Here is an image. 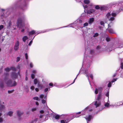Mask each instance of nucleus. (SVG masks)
<instances>
[{
  "mask_svg": "<svg viewBox=\"0 0 123 123\" xmlns=\"http://www.w3.org/2000/svg\"><path fill=\"white\" fill-rule=\"evenodd\" d=\"M100 23L101 25H102L104 26V23L102 21H101L100 22Z\"/></svg>",
  "mask_w": 123,
  "mask_h": 123,
  "instance_id": "79ce46f5",
  "label": "nucleus"
},
{
  "mask_svg": "<svg viewBox=\"0 0 123 123\" xmlns=\"http://www.w3.org/2000/svg\"><path fill=\"white\" fill-rule=\"evenodd\" d=\"M98 91H101L102 90V88L101 87H99L98 88Z\"/></svg>",
  "mask_w": 123,
  "mask_h": 123,
  "instance_id": "603ef678",
  "label": "nucleus"
},
{
  "mask_svg": "<svg viewBox=\"0 0 123 123\" xmlns=\"http://www.w3.org/2000/svg\"><path fill=\"white\" fill-rule=\"evenodd\" d=\"M117 78L116 79H113L111 81L112 82H113L115 81H116L117 80Z\"/></svg>",
  "mask_w": 123,
  "mask_h": 123,
  "instance_id": "4c0bfd02",
  "label": "nucleus"
},
{
  "mask_svg": "<svg viewBox=\"0 0 123 123\" xmlns=\"http://www.w3.org/2000/svg\"><path fill=\"white\" fill-rule=\"evenodd\" d=\"M36 109L37 108H33L31 110L32 111H36Z\"/></svg>",
  "mask_w": 123,
  "mask_h": 123,
  "instance_id": "72a5a7b5",
  "label": "nucleus"
},
{
  "mask_svg": "<svg viewBox=\"0 0 123 123\" xmlns=\"http://www.w3.org/2000/svg\"><path fill=\"white\" fill-rule=\"evenodd\" d=\"M106 40L108 42L110 41V39L109 38H106Z\"/></svg>",
  "mask_w": 123,
  "mask_h": 123,
  "instance_id": "5fc2aeb1",
  "label": "nucleus"
},
{
  "mask_svg": "<svg viewBox=\"0 0 123 123\" xmlns=\"http://www.w3.org/2000/svg\"><path fill=\"white\" fill-rule=\"evenodd\" d=\"M26 76L25 78V80H27V73L26 72Z\"/></svg>",
  "mask_w": 123,
  "mask_h": 123,
  "instance_id": "864d4df0",
  "label": "nucleus"
},
{
  "mask_svg": "<svg viewBox=\"0 0 123 123\" xmlns=\"http://www.w3.org/2000/svg\"><path fill=\"white\" fill-rule=\"evenodd\" d=\"M33 99L34 100H39L38 98L37 97H36L33 98Z\"/></svg>",
  "mask_w": 123,
  "mask_h": 123,
  "instance_id": "bb28decb",
  "label": "nucleus"
},
{
  "mask_svg": "<svg viewBox=\"0 0 123 123\" xmlns=\"http://www.w3.org/2000/svg\"><path fill=\"white\" fill-rule=\"evenodd\" d=\"M36 31L34 30H32L30 31L29 33V35H32L35 33Z\"/></svg>",
  "mask_w": 123,
  "mask_h": 123,
  "instance_id": "dca6fc26",
  "label": "nucleus"
},
{
  "mask_svg": "<svg viewBox=\"0 0 123 123\" xmlns=\"http://www.w3.org/2000/svg\"><path fill=\"white\" fill-rule=\"evenodd\" d=\"M17 115L19 117L21 116L23 114L22 112H21L20 110H17L16 111Z\"/></svg>",
  "mask_w": 123,
  "mask_h": 123,
  "instance_id": "0eeeda50",
  "label": "nucleus"
},
{
  "mask_svg": "<svg viewBox=\"0 0 123 123\" xmlns=\"http://www.w3.org/2000/svg\"><path fill=\"white\" fill-rule=\"evenodd\" d=\"M98 89H97V88H96L95 89V93L96 94H97L98 93Z\"/></svg>",
  "mask_w": 123,
  "mask_h": 123,
  "instance_id": "c756f323",
  "label": "nucleus"
},
{
  "mask_svg": "<svg viewBox=\"0 0 123 123\" xmlns=\"http://www.w3.org/2000/svg\"><path fill=\"white\" fill-rule=\"evenodd\" d=\"M32 72L33 73H34V74H35V73H37V71L36 70H33L32 71Z\"/></svg>",
  "mask_w": 123,
  "mask_h": 123,
  "instance_id": "8fccbe9b",
  "label": "nucleus"
},
{
  "mask_svg": "<svg viewBox=\"0 0 123 123\" xmlns=\"http://www.w3.org/2000/svg\"><path fill=\"white\" fill-rule=\"evenodd\" d=\"M94 20V19L93 18H90L89 20V24H91L92 23L93 21Z\"/></svg>",
  "mask_w": 123,
  "mask_h": 123,
  "instance_id": "2eb2a0df",
  "label": "nucleus"
},
{
  "mask_svg": "<svg viewBox=\"0 0 123 123\" xmlns=\"http://www.w3.org/2000/svg\"><path fill=\"white\" fill-rule=\"evenodd\" d=\"M5 108V106L4 105H1L0 106V111H1Z\"/></svg>",
  "mask_w": 123,
  "mask_h": 123,
  "instance_id": "aec40b11",
  "label": "nucleus"
},
{
  "mask_svg": "<svg viewBox=\"0 0 123 123\" xmlns=\"http://www.w3.org/2000/svg\"><path fill=\"white\" fill-rule=\"evenodd\" d=\"M53 117L55 118L56 119H58L60 118V116L59 115L55 114L53 115Z\"/></svg>",
  "mask_w": 123,
  "mask_h": 123,
  "instance_id": "9d476101",
  "label": "nucleus"
},
{
  "mask_svg": "<svg viewBox=\"0 0 123 123\" xmlns=\"http://www.w3.org/2000/svg\"><path fill=\"white\" fill-rule=\"evenodd\" d=\"M83 6L84 7V9L86 8L87 7V5H85V6H84L83 5Z\"/></svg>",
  "mask_w": 123,
  "mask_h": 123,
  "instance_id": "6e6d98bb",
  "label": "nucleus"
},
{
  "mask_svg": "<svg viewBox=\"0 0 123 123\" xmlns=\"http://www.w3.org/2000/svg\"><path fill=\"white\" fill-rule=\"evenodd\" d=\"M4 85V84L3 83H1L0 84V86L1 87H3Z\"/></svg>",
  "mask_w": 123,
  "mask_h": 123,
  "instance_id": "a19ab883",
  "label": "nucleus"
},
{
  "mask_svg": "<svg viewBox=\"0 0 123 123\" xmlns=\"http://www.w3.org/2000/svg\"><path fill=\"white\" fill-rule=\"evenodd\" d=\"M70 120H65V121L63 120H61V123H68L69 121Z\"/></svg>",
  "mask_w": 123,
  "mask_h": 123,
  "instance_id": "4468645a",
  "label": "nucleus"
},
{
  "mask_svg": "<svg viewBox=\"0 0 123 123\" xmlns=\"http://www.w3.org/2000/svg\"><path fill=\"white\" fill-rule=\"evenodd\" d=\"M35 90L37 92H38L39 91L38 89L37 88H36L35 89Z\"/></svg>",
  "mask_w": 123,
  "mask_h": 123,
  "instance_id": "bf43d9fd",
  "label": "nucleus"
},
{
  "mask_svg": "<svg viewBox=\"0 0 123 123\" xmlns=\"http://www.w3.org/2000/svg\"><path fill=\"white\" fill-rule=\"evenodd\" d=\"M31 76L32 78V79H33L35 77V75L34 74H31Z\"/></svg>",
  "mask_w": 123,
  "mask_h": 123,
  "instance_id": "473e14b6",
  "label": "nucleus"
},
{
  "mask_svg": "<svg viewBox=\"0 0 123 123\" xmlns=\"http://www.w3.org/2000/svg\"><path fill=\"white\" fill-rule=\"evenodd\" d=\"M36 104L37 105H38L39 104L37 102H36Z\"/></svg>",
  "mask_w": 123,
  "mask_h": 123,
  "instance_id": "338daca9",
  "label": "nucleus"
},
{
  "mask_svg": "<svg viewBox=\"0 0 123 123\" xmlns=\"http://www.w3.org/2000/svg\"><path fill=\"white\" fill-rule=\"evenodd\" d=\"M19 42L18 41H17L15 43L14 47V49L15 50H17L19 48Z\"/></svg>",
  "mask_w": 123,
  "mask_h": 123,
  "instance_id": "39448f33",
  "label": "nucleus"
},
{
  "mask_svg": "<svg viewBox=\"0 0 123 123\" xmlns=\"http://www.w3.org/2000/svg\"><path fill=\"white\" fill-rule=\"evenodd\" d=\"M98 35V34L97 33H96L94 34L93 36V37H97Z\"/></svg>",
  "mask_w": 123,
  "mask_h": 123,
  "instance_id": "c85d7f7f",
  "label": "nucleus"
},
{
  "mask_svg": "<svg viewBox=\"0 0 123 123\" xmlns=\"http://www.w3.org/2000/svg\"><path fill=\"white\" fill-rule=\"evenodd\" d=\"M106 96L108 97L109 96V94L108 92H107L106 94Z\"/></svg>",
  "mask_w": 123,
  "mask_h": 123,
  "instance_id": "052dcab7",
  "label": "nucleus"
},
{
  "mask_svg": "<svg viewBox=\"0 0 123 123\" xmlns=\"http://www.w3.org/2000/svg\"><path fill=\"white\" fill-rule=\"evenodd\" d=\"M101 95H98V96L97 98V99L98 100V101H96L95 103V105L96 106V107H97L99 106L100 105V102L98 101L99 99H100Z\"/></svg>",
  "mask_w": 123,
  "mask_h": 123,
  "instance_id": "20e7f679",
  "label": "nucleus"
},
{
  "mask_svg": "<svg viewBox=\"0 0 123 123\" xmlns=\"http://www.w3.org/2000/svg\"><path fill=\"white\" fill-rule=\"evenodd\" d=\"M123 104V103L122 102H118L117 103V106H119L120 105H122Z\"/></svg>",
  "mask_w": 123,
  "mask_h": 123,
  "instance_id": "4be33fe9",
  "label": "nucleus"
},
{
  "mask_svg": "<svg viewBox=\"0 0 123 123\" xmlns=\"http://www.w3.org/2000/svg\"><path fill=\"white\" fill-rule=\"evenodd\" d=\"M17 25L20 28L22 27L23 21L21 18H19L18 19L17 22Z\"/></svg>",
  "mask_w": 123,
  "mask_h": 123,
  "instance_id": "7ed1b4c3",
  "label": "nucleus"
},
{
  "mask_svg": "<svg viewBox=\"0 0 123 123\" xmlns=\"http://www.w3.org/2000/svg\"><path fill=\"white\" fill-rule=\"evenodd\" d=\"M48 90V89L47 88H45V89L44 91L45 92H47Z\"/></svg>",
  "mask_w": 123,
  "mask_h": 123,
  "instance_id": "680f3d73",
  "label": "nucleus"
},
{
  "mask_svg": "<svg viewBox=\"0 0 123 123\" xmlns=\"http://www.w3.org/2000/svg\"><path fill=\"white\" fill-rule=\"evenodd\" d=\"M11 25V23L10 22H9L8 24V26L7 27L8 28H9L10 27V26Z\"/></svg>",
  "mask_w": 123,
  "mask_h": 123,
  "instance_id": "cd10ccee",
  "label": "nucleus"
},
{
  "mask_svg": "<svg viewBox=\"0 0 123 123\" xmlns=\"http://www.w3.org/2000/svg\"><path fill=\"white\" fill-rule=\"evenodd\" d=\"M111 82H109L108 85V87H110L111 86Z\"/></svg>",
  "mask_w": 123,
  "mask_h": 123,
  "instance_id": "de8ad7c7",
  "label": "nucleus"
},
{
  "mask_svg": "<svg viewBox=\"0 0 123 123\" xmlns=\"http://www.w3.org/2000/svg\"><path fill=\"white\" fill-rule=\"evenodd\" d=\"M44 111L43 110H41L40 111V113H44Z\"/></svg>",
  "mask_w": 123,
  "mask_h": 123,
  "instance_id": "4d7b16f0",
  "label": "nucleus"
},
{
  "mask_svg": "<svg viewBox=\"0 0 123 123\" xmlns=\"http://www.w3.org/2000/svg\"><path fill=\"white\" fill-rule=\"evenodd\" d=\"M35 88L33 86H32L31 87V89L32 90H33Z\"/></svg>",
  "mask_w": 123,
  "mask_h": 123,
  "instance_id": "ea45409f",
  "label": "nucleus"
},
{
  "mask_svg": "<svg viewBox=\"0 0 123 123\" xmlns=\"http://www.w3.org/2000/svg\"><path fill=\"white\" fill-rule=\"evenodd\" d=\"M10 70V69L8 67L7 68L5 69V70L7 72H9Z\"/></svg>",
  "mask_w": 123,
  "mask_h": 123,
  "instance_id": "b1692460",
  "label": "nucleus"
},
{
  "mask_svg": "<svg viewBox=\"0 0 123 123\" xmlns=\"http://www.w3.org/2000/svg\"><path fill=\"white\" fill-rule=\"evenodd\" d=\"M105 105V106L107 107H109L110 106V105H109V104L108 103H106Z\"/></svg>",
  "mask_w": 123,
  "mask_h": 123,
  "instance_id": "393cba45",
  "label": "nucleus"
},
{
  "mask_svg": "<svg viewBox=\"0 0 123 123\" xmlns=\"http://www.w3.org/2000/svg\"><path fill=\"white\" fill-rule=\"evenodd\" d=\"M84 27L87 26L88 25V23H85L84 24Z\"/></svg>",
  "mask_w": 123,
  "mask_h": 123,
  "instance_id": "3c124183",
  "label": "nucleus"
},
{
  "mask_svg": "<svg viewBox=\"0 0 123 123\" xmlns=\"http://www.w3.org/2000/svg\"><path fill=\"white\" fill-rule=\"evenodd\" d=\"M20 58L19 57H17V62H18L20 60Z\"/></svg>",
  "mask_w": 123,
  "mask_h": 123,
  "instance_id": "2f4dec72",
  "label": "nucleus"
},
{
  "mask_svg": "<svg viewBox=\"0 0 123 123\" xmlns=\"http://www.w3.org/2000/svg\"><path fill=\"white\" fill-rule=\"evenodd\" d=\"M81 112H79L77 113H76L75 115L74 116V117H78L80 116L78 115V114H80Z\"/></svg>",
  "mask_w": 123,
  "mask_h": 123,
  "instance_id": "f3484780",
  "label": "nucleus"
},
{
  "mask_svg": "<svg viewBox=\"0 0 123 123\" xmlns=\"http://www.w3.org/2000/svg\"><path fill=\"white\" fill-rule=\"evenodd\" d=\"M42 103L43 104H44L46 102V101L45 100H42Z\"/></svg>",
  "mask_w": 123,
  "mask_h": 123,
  "instance_id": "09e8293b",
  "label": "nucleus"
},
{
  "mask_svg": "<svg viewBox=\"0 0 123 123\" xmlns=\"http://www.w3.org/2000/svg\"><path fill=\"white\" fill-rule=\"evenodd\" d=\"M107 5H105L101 7V9L102 10H107L108 8Z\"/></svg>",
  "mask_w": 123,
  "mask_h": 123,
  "instance_id": "6e6552de",
  "label": "nucleus"
},
{
  "mask_svg": "<svg viewBox=\"0 0 123 123\" xmlns=\"http://www.w3.org/2000/svg\"><path fill=\"white\" fill-rule=\"evenodd\" d=\"M108 31L109 33L112 34L114 33V31L112 29H109Z\"/></svg>",
  "mask_w": 123,
  "mask_h": 123,
  "instance_id": "a211bd4d",
  "label": "nucleus"
},
{
  "mask_svg": "<svg viewBox=\"0 0 123 123\" xmlns=\"http://www.w3.org/2000/svg\"><path fill=\"white\" fill-rule=\"evenodd\" d=\"M95 8L96 9H98L100 7L99 6L97 5L95 6Z\"/></svg>",
  "mask_w": 123,
  "mask_h": 123,
  "instance_id": "f704fd0d",
  "label": "nucleus"
},
{
  "mask_svg": "<svg viewBox=\"0 0 123 123\" xmlns=\"http://www.w3.org/2000/svg\"><path fill=\"white\" fill-rule=\"evenodd\" d=\"M77 22L79 23H81L82 22V21L80 19H78L77 20Z\"/></svg>",
  "mask_w": 123,
  "mask_h": 123,
  "instance_id": "c9c22d12",
  "label": "nucleus"
},
{
  "mask_svg": "<svg viewBox=\"0 0 123 123\" xmlns=\"http://www.w3.org/2000/svg\"><path fill=\"white\" fill-rule=\"evenodd\" d=\"M95 11V9H91L87 11L86 13L87 14H90L94 12Z\"/></svg>",
  "mask_w": 123,
  "mask_h": 123,
  "instance_id": "1a4fd4ad",
  "label": "nucleus"
},
{
  "mask_svg": "<svg viewBox=\"0 0 123 123\" xmlns=\"http://www.w3.org/2000/svg\"><path fill=\"white\" fill-rule=\"evenodd\" d=\"M90 2V1L89 0H84V3L86 4H88Z\"/></svg>",
  "mask_w": 123,
  "mask_h": 123,
  "instance_id": "6ab92c4d",
  "label": "nucleus"
},
{
  "mask_svg": "<svg viewBox=\"0 0 123 123\" xmlns=\"http://www.w3.org/2000/svg\"><path fill=\"white\" fill-rule=\"evenodd\" d=\"M30 67L32 68L33 67V65L32 63H30Z\"/></svg>",
  "mask_w": 123,
  "mask_h": 123,
  "instance_id": "58836bf2",
  "label": "nucleus"
},
{
  "mask_svg": "<svg viewBox=\"0 0 123 123\" xmlns=\"http://www.w3.org/2000/svg\"><path fill=\"white\" fill-rule=\"evenodd\" d=\"M86 76L88 77V76L89 75V77L91 78L92 79L93 77V76L92 74H90L89 75L88 73L86 72Z\"/></svg>",
  "mask_w": 123,
  "mask_h": 123,
  "instance_id": "ddd939ff",
  "label": "nucleus"
},
{
  "mask_svg": "<svg viewBox=\"0 0 123 123\" xmlns=\"http://www.w3.org/2000/svg\"><path fill=\"white\" fill-rule=\"evenodd\" d=\"M38 87H40L41 89L42 88V86L41 85L39 84V83H38Z\"/></svg>",
  "mask_w": 123,
  "mask_h": 123,
  "instance_id": "a878e982",
  "label": "nucleus"
},
{
  "mask_svg": "<svg viewBox=\"0 0 123 123\" xmlns=\"http://www.w3.org/2000/svg\"><path fill=\"white\" fill-rule=\"evenodd\" d=\"M92 118V116L91 115H89L88 116L85 117V118L86 119L87 123H88V122L90 121L91 119Z\"/></svg>",
  "mask_w": 123,
  "mask_h": 123,
  "instance_id": "423d86ee",
  "label": "nucleus"
},
{
  "mask_svg": "<svg viewBox=\"0 0 123 123\" xmlns=\"http://www.w3.org/2000/svg\"><path fill=\"white\" fill-rule=\"evenodd\" d=\"M32 41H31L28 44V45L29 46H30L31 45V44L32 43Z\"/></svg>",
  "mask_w": 123,
  "mask_h": 123,
  "instance_id": "a18cd8bd",
  "label": "nucleus"
},
{
  "mask_svg": "<svg viewBox=\"0 0 123 123\" xmlns=\"http://www.w3.org/2000/svg\"><path fill=\"white\" fill-rule=\"evenodd\" d=\"M28 38L26 36L24 37V42L26 40L28 39Z\"/></svg>",
  "mask_w": 123,
  "mask_h": 123,
  "instance_id": "5701e85b",
  "label": "nucleus"
},
{
  "mask_svg": "<svg viewBox=\"0 0 123 123\" xmlns=\"http://www.w3.org/2000/svg\"><path fill=\"white\" fill-rule=\"evenodd\" d=\"M49 85L50 86H53V84L52 83H50L49 84Z\"/></svg>",
  "mask_w": 123,
  "mask_h": 123,
  "instance_id": "e2e57ef3",
  "label": "nucleus"
},
{
  "mask_svg": "<svg viewBox=\"0 0 123 123\" xmlns=\"http://www.w3.org/2000/svg\"><path fill=\"white\" fill-rule=\"evenodd\" d=\"M13 112L12 111H9L7 114V115H9L10 117H12V116Z\"/></svg>",
  "mask_w": 123,
  "mask_h": 123,
  "instance_id": "f8f14e48",
  "label": "nucleus"
},
{
  "mask_svg": "<svg viewBox=\"0 0 123 123\" xmlns=\"http://www.w3.org/2000/svg\"><path fill=\"white\" fill-rule=\"evenodd\" d=\"M4 82L6 84L7 86L10 87L15 86L17 84L16 82L15 81L12 82L10 80H8L6 77L4 80Z\"/></svg>",
  "mask_w": 123,
  "mask_h": 123,
  "instance_id": "f03ea898",
  "label": "nucleus"
},
{
  "mask_svg": "<svg viewBox=\"0 0 123 123\" xmlns=\"http://www.w3.org/2000/svg\"><path fill=\"white\" fill-rule=\"evenodd\" d=\"M34 83L35 84H36L37 83H39L38 81L36 79H35L34 80Z\"/></svg>",
  "mask_w": 123,
  "mask_h": 123,
  "instance_id": "412c9836",
  "label": "nucleus"
},
{
  "mask_svg": "<svg viewBox=\"0 0 123 123\" xmlns=\"http://www.w3.org/2000/svg\"><path fill=\"white\" fill-rule=\"evenodd\" d=\"M94 52V51L93 50H91L90 51V53L92 54V53Z\"/></svg>",
  "mask_w": 123,
  "mask_h": 123,
  "instance_id": "69168bd1",
  "label": "nucleus"
},
{
  "mask_svg": "<svg viewBox=\"0 0 123 123\" xmlns=\"http://www.w3.org/2000/svg\"><path fill=\"white\" fill-rule=\"evenodd\" d=\"M12 78H16L17 77V74L15 73H13L12 74Z\"/></svg>",
  "mask_w": 123,
  "mask_h": 123,
  "instance_id": "9b49d317",
  "label": "nucleus"
},
{
  "mask_svg": "<svg viewBox=\"0 0 123 123\" xmlns=\"http://www.w3.org/2000/svg\"><path fill=\"white\" fill-rule=\"evenodd\" d=\"M116 14L114 12L111 11L107 13L106 17L108 20L113 21L114 20V17L116 16Z\"/></svg>",
  "mask_w": 123,
  "mask_h": 123,
  "instance_id": "f257e3e1",
  "label": "nucleus"
},
{
  "mask_svg": "<svg viewBox=\"0 0 123 123\" xmlns=\"http://www.w3.org/2000/svg\"><path fill=\"white\" fill-rule=\"evenodd\" d=\"M14 91L13 90H12L11 91L8 90V92L9 93H10Z\"/></svg>",
  "mask_w": 123,
  "mask_h": 123,
  "instance_id": "e433bc0d",
  "label": "nucleus"
},
{
  "mask_svg": "<svg viewBox=\"0 0 123 123\" xmlns=\"http://www.w3.org/2000/svg\"><path fill=\"white\" fill-rule=\"evenodd\" d=\"M4 27L3 25H0V30L3 29Z\"/></svg>",
  "mask_w": 123,
  "mask_h": 123,
  "instance_id": "c03bdc74",
  "label": "nucleus"
},
{
  "mask_svg": "<svg viewBox=\"0 0 123 123\" xmlns=\"http://www.w3.org/2000/svg\"><path fill=\"white\" fill-rule=\"evenodd\" d=\"M25 56L26 59H27L28 58V55L27 53H25Z\"/></svg>",
  "mask_w": 123,
  "mask_h": 123,
  "instance_id": "7c9ffc66",
  "label": "nucleus"
},
{
  "mask_svg": "<svg viewBox=\"0 0 123 123\" xmlns=\"http://www.w3.org/2000/svg\"><path fill=\"white\" fill-rule=\"evenodd\" d=\"M121 68L122 69H123V63L121 62Z\"/></svg>",
  "mask_w": 123,
  "mask_h": 123,
  "instance_id": "49530a36",
  "label": "nucleus"
},
{
  "mask_svg": "<svg viewBox=\"0 0 123 123\" xmlns=\"http://www.w3.org/2000/svg\"><path fill=\"white\" fill-rule=\"evenodd\" d=\"M44 95L43 94H41L40 96V97L41 98H42L44 97Z\"/></svg>",
  "mask_w": 123,
  "mask_h": 123,
  "instance_id": "37998d69",
  "label": "nucleus"
},
{
  "mask_svg": "<svg viewBox=\"0 0 123 123\" xmlns=\"http://www.w3.org/2000/svg\"><path fill=\"white\" fill-rule=\"evenodd\" d=\"M119 12H120L121 11H123V8H121L119 10Z\"/></svg>",
  "mask_w": 123,
  "mask_h": 123,
  "instance_id": "0e129e2a",
  "label": "nucleus"
},
{
  "mask_svg": "<svg viewBox=\"0 0 123 123\" xmlns=\"http://www.w3.org/2000/svg\"><path fill=\"white\" fill-rule=\"evenodd\" d=\"M43 116L42 115H41L39 117L40 118H42Z\"/></svg>",
  "mask_w": 123,
  "mask_h": 123,
  "instance_id": "774afa93",
  "label": "nucleus"
},
{
  "mask_svg": "<svg viewBox=\"0 0 123 123\" xmlns=\"http://www.w3.org/2000/svg\"><path fill=\"white\" fill-rule=\"evenodd\" d=\"M77 76H78V75H77V76L76 77V78H75V79H74V81H73V82L71 84H73V83H74V82H75V80H76V79L77 77Z\"/></svg>",
  "mask_w": 123,
  "mask_h": 123,
  "instance_id": "13d9d810",
  "label": "nucleus"
}]
</instances>
